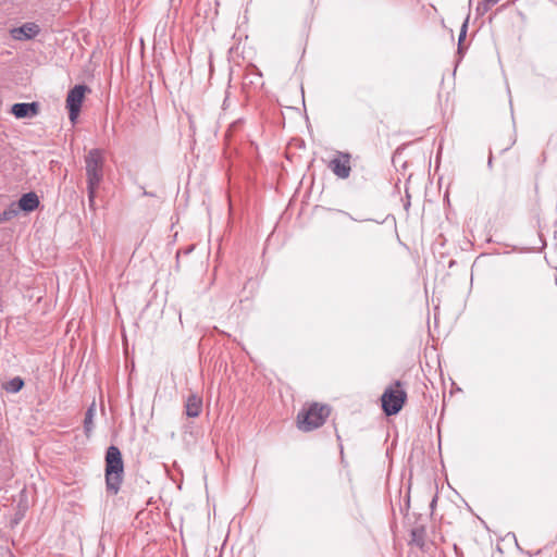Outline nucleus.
Wrapping results in <instances>:
<instances>
[{
	"mask_svg": "<svg viewBox=\"0 0 557 557\" xmlns=\"http://www.w3.org/2000/svg\"><path fill=\"white\" fill-rule=\"evenodd\" d=\"M124 474V463L120 449L111 445L106 453V485L107 491L116 495L121 488Z\"/></svg>",
	"mask_w": 557,
	"mask_h": 557,
	"instance_id": "obj_1",
	"label": "nucleus"
},
{
	"mask_svg": "<svg viewBox=\"0 0 557 557\" xmlns=\"http://www.w3.org/2000/svg\"><path fill=\"white\" fill-rule=\"evenodd\" d=\"M407 400V392L399 380L385 388L381 396L382 409L386 416L397 414Z\"/></svg>",
	"mask_w": 557,
	"mask_h": 557,
	"instance_id": "obj_2",
	"label": "nucleus"
},
{
	"mask_svg": "<svg viewBox=\"0 0 557 557\" xmlns=\"http://www.w3.org/2000/svg\"><path fill=\"white\" fill-rule=\"evenodd\" d=\"M104 158L100 149H91L85 157L87 189L99 188L103 180Z\"/></svg>",
	"mask_w": 557,
	"mask_h": 557,
	"instance_id": "obj_3",
	"label": "nucleus"
},
{
	"mask_svg": "<svg viewBox=\"0 0 557 557\" xmlns=\"http://www.w3.org/2000/svg\"><path fill=\"white\" fill-rule=\"evenodd\" d=\"M330 414V408L324 405L312 404L301 410L297 416L299 430L309 432L321 426Z\"/></svg>",
	"mask_w": 557,
	"mask_h": 557,
	"instance_id": "obj_4",
	"label": "nucleus"
},
{
	"mask_svg": "<svg viewBox=\"0 0 557 557\" xmlns=\"http://www.w3.org/2000/svg\"><path fill=\"white\" fill-rule=\"evenodd\" d=\"M86 89L85 85H76L67 94L66 108L71 121H75L81 111Z\"/></svg>",
	"mask_w": 557,
	"mask_h": 557,
	"instance_id": "obj_5",
	"label": "nucleus"
},
{
	"mask_svg": "<svg viewBox=\"0 0 557 557\" xmlns=\"http://www.w3.org/2000/svg\"><path fill=\"white\" fill-rule=\"evenodd\" d=\"M329 168L339 178L349 177L351 171L350 156L348 153L339 152L330 161Z\"/></svg>",
	"mask_w": 557,
	"mask_h": 557,
	"instance_id": "obj_6",
	"label": "nucleus"
},
{
	"mask_svg": "<svg viewBox=\"0 0 557 557\" xmlns=\"http://www.w3.org/2000/svg\"><path fill=\"white\" fill-rule=\"evenodd\" d=\"M11 112L16 119L34 117L39 112V104L38 102L14 103L11 108Z\"/></svg>",
	"mask_w": 557,
	"mask_h": 557,
	"instance_id": "obj_7",
	"label": "nucleus"
},
{
	"mask_svg": "<svg viewBox=\"0 0 557 557\" xmlns=\"http://www.w3.org/2000/svg\"><path fill=\"white\" fill-rule=\"evenodd\" d=\"M40 33V27L36 23H25L20 27L11 30V35L15 40H29Z\"/></svg>",
	"mask_w": 557,
	"mask_h": 557,
	"instance_id": "obj_8",
	"label": "nucleus"
},
{
	"mask_svg": "<svg viewBox=\"0 0 557 557\" xmlns=\"http://www.w3.org/2000/svg\"><path fill=\"white\" fill-rule=\"evenodd\" d=\"M39 205H40V201H39V197L37 196V194L34 191H29V193L22 195V197L20 198V200L16 203V207L18 208V212L20 211L33 212L34 210H36L39 207Z\"/></svg>",
	"mask_w": 557,
	"mask_h": 557,
	"instance_id": "obj_9",
	"label": "nucleus"
},
{
	"mask_svg": "<svg viewBox=\"0 0 557 557\" xmlns=\"http://www.w3.org/2000/svg\"><path fill=\"white\" fill-rule=\"evenodd\" d=\"M202 410V398L193 393L188 395L185 401V413L188 418H197Z\"/></svg>",
	"mask_w": 557,
	"mask_h": 557,
	"instance_id": "obj_10",
	"label": "nucleus"
},
{
	"mask_svg": "<svg viewBox=\"0 0 557 557\" xmlns=\"http://www.w3.org/2000/svg\"><path fill=\"white\" fill-rule=\"evenodd\" d=\"M96 414V404L92 403L88 409L85 412V419H84V432L86 436H90L92 430H94V418Z\"/></svg>",
	"mask_w": 557,
	"mask_h": 557,
	"instance_id": "obj_11",
	"label": "nucleus"
},
{
	"mask_svg": "<svg viewBox=\"0 0 557 557\" xmlns=\"http://www.w3.org/2000/svg\"><path fill=\"white\" fill-rule=\"evenodd\" d=\"M18 214V208L16 202L10 203V206L0 213V224L14 219Z\"/></svg>",
	"mask_w": 557,
	"mask_h": 557,
	"instance_id": "obj_12",
	"label": "nucleus"
},
{
	"mask_svg": "<svg viewBox=\"0 0 557 557\" xmlns=\"http://www.w3.org/2000/svg\"><path fill=\"white\" fill-rule=\"evenodd\" d=\"M24 386V381L20 376H15L11 379L7 384L4 385V389L9 393H18Z\"/></svg>",
	"mask_w": 557,
	"mask_h": 557,
	"instance_id": "obj_13",
	"label": "nucleus"
},
{
	"mask_svg": "<svg viewBox=\"0 0 557 557\" xmlns=\"http://www.w3.org/2000/svg\"><path fill=\"white\" fill-rule=\"evenodd\" d=\"M424 528H414L411 530V541L419 547H423L424 545Z\"/></svg>",
	"mask_w": 557,
	"mask_h": 557,
	"instance_id": "obj_14",
	"label": "nucleus"
},
{
	"mask_svg": "<svg viewBox=\"0 0 557 557\" xmlns=\"http://www.w3.org/2000/svg\"><path fill=\"white\" fill-rule=\"evenodd\" d=\"M467 29H468V18L463 22L460 33H459V38H458V51L459 52H461V49H462L461 44L466 38Z\"/></svg>",
	"mask_w": 557,
	"mask_h": 557,
	"instance_id": "obj_15",
	"label": "nucleus"
},
{
	"mask_svg": "<svg viewBox=\"0 0 557 557\" xmlns=\"http://www.w3.org/2000/svg\"><path fill=\"white\" fill-rule=\"evenodd\" d=\"M493 7V4H490L487 3L485 0H482L478 7H476V11L479 14L483 15L485 14L491 8Z\"/></svg>",
	"mask_w": 557,
	"mask_h": 557,
	"instance_id": "obj_16",
	"label": "nucleus"
},
{
	"mask_svg": "<svg viewBox=\"0 0 557 557\" xmlns=\"http://www.w3.org/2000/svg\"><path fill=\"white\" fill-rule=\"evenodd\" d=\"M97 190H98V188H92V193L90 194V189H87L88 203H89V208H90L91 210H95V209H96V207H95V200H96Z\"/></svg>",
	"mask_w": 557,
	"mask_h": 557,
	"instance_id": "obj_17",
	"label": "nucleus"
},
{
	"mask_svg": "<svg viewBox=\"0 0 557 557\" xmlns=\"http://www.w3.org/2000/svg\"><path fill=\"white\" fill-rule=\"evenodd\" d=\"M487 3L495 5L499 0H485Z\"/></svg>",
	"mask_w": 557,
	"mask_h": 557,
	"instance_id": "obj_18",
	"label": "nucleus"
},
{
	"mask_svg": "<svg viewBox=\"0 0 557 557\" xmlns=\"http://www.w3.org/2000/svg\"><path fill=\"white\" fill-rule=\"evenodd\" d=\"M513 144V141H510L505 148L502 149V151H506L509 149V147Z\"/></svg>",
	"mask_w": 557,
	"mask_h": 557,
	"instance_id": "obj_19",
	"label": "nucleus"
},
{
	"mask_svg": "<svg viewBox=\"0 0 557 557\" xmlns=\"http://www.w3.org/2000/svg\"><path fill=\"white\" fill-rule=\"evenodd\" d=\"M487 164H488V166H492V153H490V158H488Z\"/></svg>",
	"mask_w": 557,
	"mask_h": 557,
	"instance_id": "obj_20",
	"label": "nucleus"
}]
</instances>
